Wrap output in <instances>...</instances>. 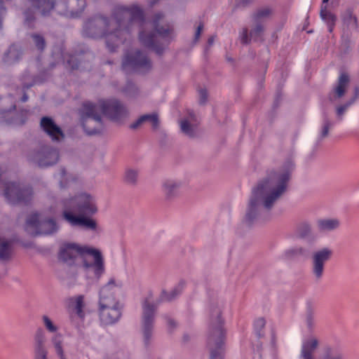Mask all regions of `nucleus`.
<instances>
[{"label":"nucleus","mask_w":359,"mask_h":359,"mask_svg":"<svg viewBox=\"0 0 359 359\" xmlns=\"http://www.w3.org/2000/svg\"><path fill=\"white\" fill-rule=\"evenodd\" d=\"M144 22V11L138 6H117L111 19L102 15L88 20L84 32L90 38H105L107 48L114 53L128 40L135 24L142 26Z\"/></svg>","instance_id":"1"},{"label":"nucleus","mask_w":359,"mask_h":359,"mask_svg":"<svg viewBox=\"0 0 359 359\" xmlns=\"http://www.w3.org/2000/svg\"><path fill=\"white\" fill-rule=\"evenodd\" d=\"M294 165L286 161L278 171L271 172L252 189L244 219L249 226L261 219L262 208L269 211L276 201L287 191Z\"/></svg>","instance_id":"2"},{"label":"nucleus","mask_w":359,"mask_h":359,"mask_svg":"<svg viewBox=\"0 0 359 359\" xmlns=\"http://www.w3.org/2000/svg\"><path fill=\"white\" fill-rule=\"evenodd\" d=\"M79 256L83 258V268H93L95 277L99 280L105 271L104 259L99 250L81 246L75 243H64L61 245L58 258L63 262L72 265Z\"/></svg>","instance_id":"3"},{"label":"nucleus","mask_w":359,"mask_h":359,"mask_svg":"<svg viewBox=\"0 0 359 359\" xmlns=\"http://www.w3.org/2000/svg\"><path fill=\"white\" fill-rule=\"evenodd\" d=\"M222 312L217 306L210 310V320L208 327L207 344L210 349V359H223L226 332Z\"/></svg>","instance_id":"4"},{"label":"nucleus","mask_w":359,"mask_h":359,"mask_svg":"<svg viewBox=\"0 0 359 359\" xmlns=\"http://www.w3.org/2000/svg\"><path fill=\"white\" fill-rule=\"evenodd\" d=\"M79 114L81 126L86 135L91 136L102 133L104 123L96 103L90 101L83 102Z\"/></svg>","instance_id":"5"},{"label":"nucleus","mask_w":359,"mask_h":359,"mask_svg":"<svg viewBox=\"0 0 359 359\" xmlns=\"http://www.w3.org/2000/svg\"><path fill=\"white\" fill-rule=\"evenodd\" d=\"M64 210H69L79 215H93L97 211L95 200L90 194L82 193L62 201Z\"/></svg>","instance_id":"6"},{"label":"nucleus","mask_w":359,"mask_h":359,"mask_svg":"<svg viewBox=\"0 0 359 359\" xmlns=\"http://www.w3.org/2000/svg\"><path fill=\"white\" fill-rule=\"evenodd\" d=\"M4 195L8 203L13 205H27L32 198L33 190L29 186L15 182L4 183Z\"/></svg>","instance_id":"7"},{"label":"nucleus","mask_w":359,"mask_h":359,"mask_svg":"<svg viewBox=\"0 0 359 359\" xmlns=\"http://www.w3.org/2000/svg\"><path fill=\"white\" fill-rule=\"evenodd\" d=\"M96 104L97 109L113 121H118L128 115L127 107L118 99H100Z\"/></svg>","instance_id":"8"},{"label":"nucleus","mask_w":359,"mask_h":359,"mask_svg":"<svg viewBox=\"0 0 359 359\" xmlns=\"http://www.w3.org/2000/svg\"><path fill=\"white\" fill-rule=\"evenodd\" d=\"M27 159L40 168H46L53 165L58 161L59 152L51 147L42 146L38 149L30 151Z\"/></svg>","instance_id":"9"},{"label":"nucleus","mask_w":359,"mask_h":359,"mask_svg":"<svg viewBox=\"0 0 359 359\" xmlns=\"http://www.w3.org/2000/svg\"><path fill=\"white\" fill-rule=\"evenodd\" d=\"M156 309L157 304L150 303L149 298L142 302V327L146 346L149 345L152 337Z\"/></svg>","instance_id":"10"},{"label":"nucleus","mask_w":359,"mask_h":359,"mask_svg":"<svg viewBox=\"0 0 359 359\" xmlns=\"http://www.w3.org/2000/svg\"><path fill=\"white\" fill-rule=\"evenodd\" d=\"M123 68H130L135 72H149L152 68V62L147 54L140 50H136L127 54L122 62Z\"/></svg>","instance_id":"11"},{"label":"nucleus","mask_w":359,"mask_h":359,"mask_svg":"<svg viewBox=\"0 0 359 359\" xmlns=\"http://www.w3.org/2000/svg\"><path fill=\"white\" fill-rule=\"evenodd\" d=\"M121 287V282L116 283L114 277L111 278L100 290L99 305L100 306L118 305V293Z\"/></svg>","instance_id":"12"},{"label":"nucleus","mask_w":359,"mask_h":359,"mask_svg":"<svg viewBox=\"0 0 359 359\" xmlns=\"http://www.w3.org/2000/svg\"><path fill=\"white\" fill-rule=\"evenodd\" d=\"M55 8L58 14L70 18H79L86 7V0H55Z\"/></svg>","instance_id":"13"},{"label":"nucleus","mask_w":359,"mask_h":359,"mask_svg":"<svg viewBox=\"0 0 359 359\" xmlns=\"http://www.w3.org/2000/svg\"><path fill=\"white\" fill-rule=\"evenodd\" d=\"M28 111L16 110V104L12 103L8 109H0V121L8 126H21L27 119Z\"/></svg>","instance_id":"14"},{"label":"nucleus","mask_w":359,"mask_h":359,"mask_svg":"<svg viewBox=\"0 0 359 359\" xmlns=\"http://www.w3.org/2000/svg\"><path fill=\"white\" fill-rule=\"evenodd\" d=\"M332 254V250L328 248H323L313 252L311 273L316 281H320L322 279L325 264L331 259Z\"/></svg>","instance_id":"15"},{"label":"nucleus","mask_w":359,"mask_h":359,"mask_svg":"<svg viewBox=\"0 0 359 359\" xmlns=\"http://www.w3.org/2000/svg\"><path fill=\"white\" fill-rule=\"evenodd\" d=\"M139 40L141 44L154 51L157 55L162 56L168 43L165 45L156 39L154 33H147L144 30L139 32Z\"/></svg>","instance_id":"16"},{"label":"nucleus","mask_w":359,"mask_h":359,"mask_svg":"<svg viewBox=\"0 0 359 359\" xmlns=\"http://www.w3.org/2000/svg\"><path fill=\"white\" fill-rule=\"evenodd\" d=\"M87 215H75L69 210H63L62 217L72 226H83L87 229L95 230L97 223L95 219L86 216Z\"/></svg>","instance_id":"17"},{"label":"nucleus","mask_w":359,"mask_h":359,"mask_svg":"<svg viewBox=\"0 0 359 359\" xmlns=\"http://www.w3.org/2000/svg\"><path fill=\"white\" fill-rule=\"evenodd\" d=\"M40 126L42 130L53 142H60L65 138V135L63 130L51 117H42L40 121Z\"/></svg>","instance_id":"18"},{"label":"nucleus","mask_w":359,"mask_h":359,"mask_svg":"<svg viewBox=\"0 0 359 359\" xmlns=\"http://www.w3.org/2000/svg\"><path fill=\"white\" fill-rule=\"evenodd\" d=\"M99 313L101 321L105 325H111L116 323L121 316L118 305L113 306H100Z\"/></svg>","instance_id":"19"},{"label":"nucleus","mask_w":359,"mask_h":359,"mask_svg":"<svg viewBox=\"0 0 359 359\" xmlns=\"http://www.w3.org/2000/svg\"><path fill=\"white\" fill-rule=\"evenodd\" d=\"M350 83V76L346 72H341L337 79V82L335 86L333 87L330 96L332 95V98L330 97V100H339L344 97L346 93L348 86Z\"/></svg>","instance_id":"20"},{"label":"nucleus","mask_w":359,"mask_h":359,"mask_svg":"<svg viewBox=\"0 0 359 359\" xmlns=\"http://www.w3.org/2000/svg\"><path fill=\"white\" fill-rule=\"evenodd\" d=\"M46 341L44 330L41 327L38 328L34 338V357L48 356Z\"/></svg>","instance_id":"21"},{"label":"nucleus","mask_w":359,"mask_h":359,"mask_svg":"<svg viewBox=\"0 0 359 359\" xmlns=\"http://www.w3.org/2000/svg\"><path fill=\"white\" fill-rule=\"evenodd\" d=\"M59 229V226L53 218H46L41 220L39 227L36 232L31 233L34 236H48L56 233Z\"/></svg>","instance_id":"22"},{"label":"nucleus","mask_w":359,"mask_h":359,"mask_svg":"<svg viewBox=\"0 0 359 359\" xmlns=\"http://www.w3.org/2000/svg\"><path fill=\"white\" fill-rule=\"evenodd\" d=\"M14 255L13 241L11 239L0 236V262H8Z\"/></svg>","instance_id":"23"},{"label":"nucleus","mask_w":359,"mask_h":359,"mask_svg":"<svg viewBox=\"0 0 359 359\" xmlns=\"http://www.w3.org/2000/svg\"><path fill=\"white\" fill-rule=\"evenodd\" d=\"M22 50L21 47L17 44H11L7 50L4 53L3 61L7 65H13L18 62L22 57Z\"/></svg>","instance_id":"24"},{"label":"nucleus","mask_w":359,"mask_h":359,"mask_svg":"<svg viewBox=\"0 0 359 359\" xmlns=\"http://www.w3.org/2000/svg\"><path fill=\"white\" fill-rule=\"evenodd\" d=\"M31 6L43 17L50 15L55 8L54 0H29Z\"/></svg>","instance_id":"25"},{"label":"nucleus","mask_w":359,"mask_h":359,"mask_svg":"<svg viewBox=\"0 0 359 359\" xmlns=\"http://www.w3.org/2000/svg\"><path fill=\"white\" fill-rule=\"evenodd\" d=\"M319 341L316 337H311L303 341L300 353L302 359H314L313 353L318 348Z\"/></svg>","instance_id":"26"},{"label":"nucleus","mask_w":359,"mask_h":359,"mask_svg":"<svg viewBox=\"0 0 359 359\" xmlns=\"http://www.w3.org/2000/svg\"><path fill=\"white\" fill-rule=\"evenodd\" d=\"M22 90L27 91L36 84H41L45 81L43 75H32L28 70H25L20 78Z\"/></svg>","instance_id":"27"},{"label":"nucleus","mask_w":359,"mask_h":359,"mask_svg":"<svg viewBox=\"0 0 359 359\" xmlns=\"http://www.w3.org/2000/svg\"><path fill=\"white\" fill-rule=\"evenodd\" d=\"M320 17L322 20L327 25L328 32L332 33L337 20V15L327 10V5H321Z\"/></svg>","instance_id":"28"},{"label":"nucleus","mask_w":359,"mask_h":359,"mask_svg":"<svg viewBox=\"0 0 359 359\" xmlns=\"http://www.w3.org/2000/svg\"><path fill=\"white\" fill-rule=\"evenodd\" d=\"M146 121L150 122L154 130L157 129L159 126L158 116L156 113H153L140 116L134 123L130 124V128L133 130L137 129Z\"/></svg>","instance_id":"29"},{"label":"nucleus","mask_w":359,"mask_h":359,"mask_svg":"<svg viewBox=\"0 0 359 359\" xmlns=\"http://www.w3.org/2000/svg\"><path fill=\"white\" fill-rule=\"evenodd\" d=\"M342 22L344 26L350 29H357L358 28V18L353 14V10L351 8L346 9L341 15Z\"/></svg>","instance_id":"30"},{"label":"nucleus","mask_w":359,"mask_h":359,"mask_svg":"<svg viewBox=\"0 0 359 359\" xmlns=\"http://www.w3.org/2000/svg\"><path fill=\"white\" fill-rule=\"evenodd\" d=\"M315 315H316V307L313 304L309 301L306 304V311H305V323L307 327L308 330L310 332H312L315 328Z\"/></svg>","instance_id":"31"},{"label":"nucleus","mask_w":359,"mask_h":359,"mask_svg":"<svg viewBox=\"0 0 359 359\" xmlns=\"http://www.w3.org/2000/svg\"><path fill=\"white\" fill-rule=\"evenodd\" d=\"M317 225L321 231H331L339 228L340 222L338 219H321L318 220Z\"/></svg>","instance_id":"32"},{"label":"nucleus","mask_w":359,"mask_h":359,"mask_svg":"<svg viewBox=\"0 0 359 359\" xmlns=\"http://www.w3.org/2000/svg\"><path fill=\"white\" fill-rule=\"evenodd\" d=\"M334 126V122L330 120L328 115L326 112L323 114V120L321 129L318 138V143H320L324 138L329 135V131Z\"/></svg>","instance_id":"33"},{"label":"nucleus","mask_w":359,"mask_h":359,"mask_svg":"<svg viewBox=\"0 0 359 359\" xmlns=\"http://www.w3.org/2000/svg\"><path fill=\"white\" fill-rule=\"evenodd\" d=\"M184 285V281H180L177 286L172 290L170 292H167L166 291L163 290L161 294V299L168 302L173 300L175 297L182 293Z\"/></svg>","instance_id":"34"},{"label":"nucleus","mask_w":359,"mask_h":359,"mask_svg":"<svg viewBox=\"0 0 359 359\" xmlns=\"http://www.w3.org/2000/svg\"><path fill=\"white\" fill-rule=\"evenodd\" d=\"M180 187V184L172 180H166L163 184V192L166 198L170 199L175 196L177 194V190Z\"/></svg>","instance_id":"35"},{"label":"nucleus","mask_w":359,"mask_h":359,"mask_svg":"<svg viewBox=\"0 0 359 359\" xmlns=\"http://www.w3.org/2000/svg\"><path fill=\"white\" fill-rule=\"evenodd\" d=\"M138 175V171L137 170L128 168L125 171L123 182L127 185L134 187L137 183Z\"/></svg>","instance_id":"36"},{"label":"nucleus","mask_w":359,"mask_h":359,"mask_svg":"<svg viewBox=\"0 0 359 359\" xmlns=\"http://www.w3.org/2000/svg\"><path fill=\"white\" fill-rule=\"evenodd\" d=\"M52 344L55 348V352L60 359H67L64 354L62 348V336L61 334H55L51 339Z\"/></svg>","instance_id":"37"},{"label":"nucleus","mask_w":359,"mask_h":359,"mask_svg":"<svg viewBox=\"0 0 359 359\" xmlns=\"http://www.w3.org/2000/svg\"><path fill=\"white\" fill-rule=\"evenodd\" d=\"M24 25L28 28H34L36 21L35 12L32 8H27L23 11Z\"/></svg>","instance_id":"38"},{"label":"nucleus","mask_w":359,"mask_h":359,"mask_svg":"<svg viewBox=\"0 0 359 359\" xmlns=\"http://www.w3.org/2000/svg\"><path fill=\"white\" fill-rule=\"evenodd\" d=\"M81 54L79 55H69L66 60V67L69 68L71 71L78 69L81 62Z\"/></svg>","instance_id":"39"},{"label":"nucleus","mask_w":359,"mask_h":359,"mask_svg":"<svg viewBox=\"0 0 359 359\" xmlns=\"http://www.w3.org/2000/svg\"><path fill=\"white\" fill-rule=\"evenodd\" d=\"M324 359H343V354L339 348L327 346L325 348Z\"/></svg>","instance_id":"40"},{"label":"nucleus","mask_w":359,"mask_h":359,"mask_svg":"<svg viewBox=\"0 0 359 359\" xmlns=\"http://www.w3.org/2000/svg\"><path fill=\"white\" fill-rule=\"evenodd\" d=\"M256 25L250 32V37L255 41H262V36L264 32V27L262 22H255Z\"/></svg>","instance_id":"41"},{"label":"nucleus","mask_w":359,"mask_h":359,"mask_svg":"<svg viewBox=\"0 0 359 359\" xmlns=\"http://www.w3.org/2000/svg\"><path fill=\"white\" fill-rule=\"evenodd\" d=\"M83 299L84 297L83 295H79L70 299V303L75 304V311L80 318L84 317V313L83 311V308L84 306Z\"/></svg>","instance_id":"42"},{"label":"nucleus","mask_w":359,"mask_h":359,"mask_svg":"<svg viewBox=\"0 0 359 359\" xmlns=\"http://www.w3.org/2000/svg\"><path fill=\"white\" fill-rule=\"evenodd\" d=\"M271 13L272 10L269 7L261 8L253 13L252 19L255 22H261L262 19L269 18Z\"/></svg>","instance_id":"43"},{"label":"nucleus","mask_w":359,"mask_h":359,"mask_svg":"<svg viewBox=\"0 0 359 359\" xmlns=\"http://www.w3.org/2000/svg\"><path fill=\"white\" fill-rule=\"evenodd\" d=\"M31 38L36 49L40 52H43L46 46V41L43 36L40 34L33 33L31 34Z\"/></svg>","instance_id":"44"},{"label":"nucleus","mask_w":359,"mask_h":359,"mask_svg":"<svg viewBox=\"0 0 359 359\" xmlns=\"http://www.w3.org/2000/svg\"><path fill=\"white\" fill-rule=\"evenodd\" d=\"M353 100L349 99L345 102L338 105L335 108L336 116L339 121L343 119L344 115L346 111L353 104Z\"/></svg>","instance_id":"45"},{"label":"nucleus","mask_w":359,"mask_h":359,"mask_svg":"<svg viewBox=\"0 0 359 359\" xmlns=\"http://www.w3.org/2000/svg\"><path fill=\"white\" fill-rule=\"evenodd\" d=\"M266 325V320L264 318H259L254 322V330L256 336L260 339L264 337V328Z\"/></svg>","instance_id":"46"},{"label":"nucleus","mask_w":359,"mask_h":359,"mask_svg":"<svg viewBox=\"0 0 359 359\" xmlns=\"http://www.w3.org/2000/svg\"><path fill=\"white\" fill-rule=\"evenodd\" d=\"M307 251L304 248L296 246L285 251V256L288 258H294L299 256H305Z\"/></svg>","instance_id":"47"},{"label":"nucleus","mask_w":359,"mask_h":359,"mask_svg":"<svg viewBox=\"0 0 359 359\" xmlns=\"http://www.w3.org/2000/svg\"><path fill=\"white\" fill-rule=\"evenodd\" d=\"M41 220L39 219V215L37 213L32 214L28 217L26 221L27 226L26 230L28 231V227H32L34 229V232L38 230Z\"/></svg>","instance_id":"48"},{"label":"nucleus","mask_w":359,"mask_h":359,"mask_svg":"<svg viewBox=\"0 0 359 359\" xmlns=\"http://www.w3.org/2000/svg\"><path fill=\"white\" fill-rule=\"evenodd\" d=\"M180 128L182 132L189 137H195V131L192 125L188 120H182L180 122Z\"/></svg>","instance_id":"49"},{"label":"nucleus","mask_w":359,"mask_h":359,"mask_svg":"<svg viewBox=\"0 0 359 359\" xmlns=\"http://www.w3.org/2000/svg\"><path fill=\"white\" fill-rule=\"evenodd\" d=\"M297 231L300 238H306L311 233V225L307 222H303L297 226Z\"/></svg>","instance_id":"50"},{"label":"nucleus","mask_w":359,"mask_h":359,"mask_svg":"<svg viewBox=\"0 0 359 359\" xmlns=\"http://www.w3.org/2000/svg\"><path fill=\"white\" fill-rule=\"evenodd\" d=\"M42 320L45 327L49 332L55 333L57 331L58 327L53 323L48 316H43Z\"/></svg>","instance_id":"51"},{"label":"nucleus","mask_w":359,"mask_h":359,"mask_svg":"<svg viewBox=\"0 0 359 359\" xmlns=\"http://www.w3.org/2000/svg\"><path fill=\"white\" fill-rule=\"evenodd\" d=\"M239 37L243 45L250 43L252 40V37H250V33H248V29L246 27L243 28Z\"/></svg>","instance_id":"52"},{"label":"nucleus","mask_w":359,"mask_h":359,"mask_svg":"<svg viewBox=\"0 0 359 359\" xmlns=\"http://www.w3.org/2000/svg\"><path fill=\"white\" fill-rule=\"evenodd\" d=\"M199 93V104L203 105L205 104L208 100V91L205 88H201L198 90Z\"/></svg>","instance_id":"53"},{"label":"nucleus","mask_w":359,"mask_h":359,"mask_svg":"<svg viewBox=\"0 0 359 359\" xmlns=\"http://www.w3.org/2000/svg\"><path fill=\"white\" fill-rule=\"evenodd\" d=\"M156 32L161 36L166 37L170 34V29L156 25L155 27Z\"/></svg>","instance_id":"54"},{"label":"nucleus","mask_w":359,"mask_h":359,"mask_svg":"<svg viewBox=\"0 0 359 359\" xmlns=\"http://www.w3.org/2000/svg\"><path fill=\"white\" fill-rule=\"evenodd\" d=\"M203 29V22H200L198 26L196 28V33H195V36H194V41L195 42L198 41V40L199 39Z\"/></svg>","instance_id":"55"},{"label":"nucleus","mask_w":359,"mask_h":359,"mask_svg":"<svg viewBox=\"0 0 359 359\" xmlns=\"http://www.w3.org/2000/svg\"><path fill=\"white\" fill-rule=\"evenodd\" d=\"M167 323L169 327L170 332H172V330L177 327V323L174 319L167 317Z\"/></svg>","instance_id":"56"},{"label":"nucleus","mask_w":359,"mask_h":359,"mask_svg":"<svg viewBox=\"0 0 359 359\" xmlns=\"http://www.w3.org/2000/svg\"><path fill=\"white\" fill-rule=\"evenodd\" d=\"M254 0H240L236 5V8L246 7L253 2Z\"/></svg>","instance_id":"57"},{"label":"nucleus","mask_w":359,"mask_h":359,"mask_svg":"<svg viewBox=\"0 0 359 359\" xmlns=\"http://www.w3.org/2000/svg\"><path fill=\"white\" fill-rule=\"evenodd\" d=\"M359 97V86H355L353 88V95L349 98L350 100H353V102L355 103L356 100Z\"/></svg>","instance_id":"58"},{"label":"nucleus","mask_w":359,"mask_h":359,"mask_svg":"<svg viewBox=\"0 0 359 359\" xmlns=\"http://www.w3.org/2000/svg\"><path fill=\"white\" fill-rule=\"evenodd\" d=\"M130 90H137V88L132 82H128L125 88V91L129 92Z\"/></svg>","instance_id":"59"},{"label":"nucleus","mask_w":359,"mask_h":359,"mask_svg":"<svg viewBox=\"0 0 359 359\" xmlns=\"http://www.w3.org/2000/svg\"><path fill=\"white\" fill-rule=\"evenodd\" d=\"M28 98H29V97H28L26 91H23V95L20 99L21 102H25L28 100Z\"/></svg>","instance_id":"60"},{"label":"nucleus","mask_w":359,"mask_h":359,"mask_svg":"<svg viewBox=\"0 0 359 359\" xmlns=\"http://www.w3.org/2000/svg\"><path fill=\"white\" fill-rule=\"evenodd\" d=\"M214 40H215L214 36L209 37L208 39V44L209 46L212 45V43H214Z\"/></svg>","instance_id":"61"},{"label":"nucleus","mask_w":359,"mask_h":359,"mask_svg":"<svg viewBox=\"0 0 359 359\" xmlns=\"http://www.w3.org/2000/svg\"><path fill=\"white\" fill-rule=\"evenodd\" d=\"M160 0H151L149 2V6L153 7L156 5Z\"/></svg>","instance_id":"62"},{"label":"nucleus","mask_w":359,"mask_h":359,"mask_svg":"<svg viewBox=\"0 0 359 359\" xmlns=\"http://www.w3.org/2000/svg\"><path fill=\"white\" fill-rule=\"evenodd\" d=\"M60 173L62 177H64L66 175V170L65 168H61Z\"/></svg>","instance_id":"63"},{"label":"nucleus","mask_w":359,"mask_h":359,"mask_svg":"<svg viewBox=\"0 0 359 359\" xmlns=\"http://www.w3.org/2000/svg\"><path fill=\"white\" fill-rule=\"evenodd\" d=\"M34 359H48V356L34 357Z\"/></svg>","instance_id":"64"}]
</instances>
